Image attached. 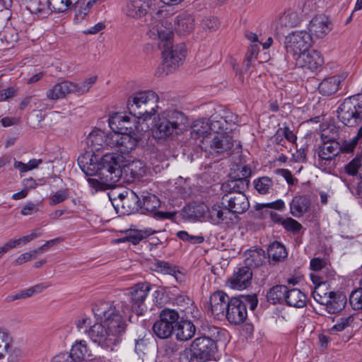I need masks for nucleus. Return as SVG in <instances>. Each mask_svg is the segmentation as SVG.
I'll list each match as a JSON object with an SVG mask.
<instances>
[{
    "mask_svg": "<svg viewBox=\"0 0 362 362\" xmlns=\"http://www.w3.org/2000/svg\"><path fill=\"white\" fill-rule=\"evenodd\" d=\"M308 30L311 36L323 38L332 30L331 22L325 15L315 16L310 21Z\"/></svg>",
    "mask_w": 362,
    "mask_h": 362,
    "instance_id": "23",
    "label": "nucleus"
},
{
    "mask_svg": "<svg viewBox=\"0 0 362 362\" xmlns=\"http://www.w3.org/2000/svg\"><path fill=\"white\" fill-rule=\"evenodd\" d=\"M217 351L216 342L211 337H197L190 346L191 359L196 362H205L211 360Z\"/></svg>",
    "mask_w": 362,
    "mask_h": 362,
    "instance_id": "8",
    "label": "nucleus"
},
{
    "mask_svg": "<svg viewBox=\"0 0 362 362\" xmlns=\"http://www.w3.org/2000/svg\"><path fill=\"white\" fill-rule=\"evenodd\" d=\"M209 301L211 314L219 318L225 315L230 298L223 291H218L211 295Z\"/></svg>",
    "mask_w": 362,
    "mask_h": 362,
    "instance_id": "24",
    "label": "nucleus"
},
{
    "mask_svg": "<svg viewBox=\"0 0 362 362\" xmlns=\"http://www.w3.org/2000/svg\"><path fill=\"white\" fill-rule=\"evenodd\" d=\"M284 43L286 52L296 58L310 49L312 36L305 30L293 31L286 37Z\"/></svg>",
    "mask_w": 362,
    "mask_h": 362,
    "instance_id": "9",
    "label": "nucleus"
},
{
    "mask_svg": "<svg viewBox=\"0 0 362 362\" xmlns=\"http://www.w3.org/2000/svg\"><path fill=\"white\" fill-rule=\"evenodd\" d=\"M286 291L287 286L284 285H276L271 288L267 292V300L272 304H276L283 299H285Z\"/></svg>",
    "mask_w": 362,
    "mask_h": 362,
    "instance_id": "45",
    "label": "nucleus"
},
{
    "mask_svg": "<svg viewBox=\"0 0 362 362\" xmlns=\"http://www.w3.org/2000/svg\"><path fill=\"white\" fill-rule=\"evenodd\" d=\"M71 353L74 361H81L92 359L91 351L85 340L76 341L71 347Z\"/></svg>",
    "mask_w": 362,
    "mask_h": 362,
    "instance_id": "30",
    "label": "nucleus"
},
{
    "mask_svg": "<svg viewBox=\"0 0 362 362\" xmlns=\"http://www.w3.org/2000/svg\"><path fill=\"white\" fill-rule=\"evenodd\" d=\"M199 216L207 219L214 225H229L233 223V214L227 209L219 204H214L210 208L204 205L197 206Z\"/></svg>",
    "mask_w": 362,
    "mask_h": 362,
    "instance_id": "10",
    "label": "nucleus"
},
{
    "mask_svg": "<svg viewBox=\"0 0 362 362\" xmlns=\"http://www.w3.org/2000/svg\"><path fill=\"white\" fill-rule=\"evenodd\" d=\"M218 130L216 129V132L202 139L200 146L210 153L228 156L233 146V137L226 132H218Z\"/></svg>",
    "mask_w": 362,
    "mask_h": 362,
    "instance_id": "7",
    "label": "nucleus"
},
{
    "mask_svg": "<svg viewBox=\"0 0 362 362\" xmlns=\"http://www.w3.org/2000/svg\"><path fill=\"white\" fill-rule=\"evenodd\" d=\"M134 115L129 116L115 113L109 119V126L112 132L118 134L134 133L139 131V119Z\"/></svg>",
    "mask_w": 362,
    "mask_h": 362,
    "instance_id": "11",
    "label": "nucleus"
},
{
    "mask_svg": "<svg viewBox=\"0 0 362 362\" xmlns=\"http://www.w3.org/2000/svg\"><path fill=\"white\" fill-rule=\"evenodd\" d=\"M281 226L285 230L293 233H298L303 228L302 225L299 222L291 217L285 218Z\"/></svg>",
    "mask_w": 362,
    "mask_h": 362,
    "instance_id": "57",
    "label": "nucleus"
},
{
    "mask_svg": "<svg viewBox=\"0 0 362 362\" xmlns=\"http://www.w3.org/2000/svg\"><path fill=\"white\" fill-rule=\"evenodd\" d=\"M257 303L258 299L255 294L231 298L224 316L230 324L241 325L247 317V306L249 305L250 310H253Z\"/></svg>",
    "mask_w": 362,
    "mask_h": 362,
    "instance_id": "5",
    "label": "nucleus"
},
{
    "mask_svg": "<svg viewBox=\"0 0 362 362\" xmlns=\"http://www.w3.org/2000/svg\"><path fill=\"white\" fill-rule=\"evenodd\" d=\"M349 303L354 310H359L362 309V287L351 293Z\"/></svg>",
    "mask_w": 362,
    "mask_h": 362,
    "instance_id": "56",
    "label": "nucleus"
},
{
    "mask_svg": "<svg viewBox=\"0 0 362 362\" xmlns=\"http://www.w3.org/2000/svg\"><path fill=\"white\" fill-rule=\"evenodd\" d=\"M287 252L284 245L274 241L269 245L268 255L274 262H280L287 257Z\"/></svg>",
    "mask_w": 362,
    "mask_h": 362,
    "instance_id": "43",
    "label": "nucleus"
},
{
    "mask_svg": "<svg viewBox=\"0 0 362 362\" xmlns=\"http://www.w3.org/2000/svg\"><path fill=\"white\" fill-rule=\"evenodd\" d=\"M337 112L341 122L347 127H355L362 121V100L356 95L346 98Z\"/></svg>",
    "mask_w": 362,
    "mask_h": 362,
    "instance_id": "6",
    "label": "nucleus"
},
{
    "mask_svg": "<svg viewBox=\"0 0 362 362\" xmlns=\"http://www.w3.org/2000/svg\"><path fill=\"white\" fill-rule=\"evenodd\" d=\"M358 139L355 137L351 141H344L341 144V152L343 153H351L354 151L358 143Z\"/></svg>",
    "mask_w": 362,
    "mask_h": 362,
    "instance_id": "64",
    "label": "nucleus"
},
{
    "mask_svg": "<svg viewBox=\"0 0 362 362\" xmlns=\"http://www.w3.org/2000/svg\"><path fill=\"white\" fill-rule=\"evenodd\" d=\"M310 268L315 272H318L325 268L327 265V262L325 259L316 257L310 260Z\"/></svg>",
    "mask_w": 362,
    "mask_h": 362,
    "instance_id": "63",
    "label": "nucleus"
},
{
    "mask_svg": "<svg viewBox=\"0 0 362 362\" xmlns=\"http://www.w3.org/2000/svg\"><path fill=\"white\" fill-rule=\"evenodd\" d=\"M285 301L288 305L294 308H303L306 305L307 297L305 294L298 288H287Z\"/></svg>",
    "mask_w": 362,
    "mask_h": 362,
    "instance_id": "29",
    "label": "nucleus"
},
{
    "mask_svg": "<svg viewBox=\"0 0 362 362\" xmlns=\"http://www.w3.org/2000/svg\"><path fill=\"white\" fill-rule=\"evenodd\" d=\"M252 278V269L249 267H240L228 280L227 284L233 289L243 290L251 284Z\"/></svg>",
    "mask_w": 362,
    "mask_h": 362,
    "instance_id": "21",
    "label": "nucleus"
},
{
    "mask_svg": "<svg viewBox=\"0 0 362 362\" xmlns=\"http://www.w3.org/2000/svg\"><path fill=\"white\" fill-rule=\"evenodd\" d=\"M122 158L117 153H106L99 158L93 151H87L78 158V164L89 177L88 182L94 192L104 191L117 185L120 180L119 163Z\"/></svg>",
    "mask_w": 362,
    "mask_h": 362,
    "instance_id": "2",
    "label": "nucleus"
},
{
    "mask_svg": "<svg viewBox=\"0 0 362 362\" xmlns=\"http://www.w3.org/2000/svg\"><path fill=\"white\" fill-rule=\"evenodd\" d=\"M345 172L351 176L359 175L362 178V162L360 158H355L344 166Z\"/></svg>",
    "mask_w": 362,
    "mask_h": 362,
    "instance_id": "50",
    "label": "nucleus"
},
{
    "mask_svg": "<svg viewBox=\"0 0 362 362\" xmlns=\"http://www.w3.org/2000/svg\"><path fill=\"white\" fill-rule=\"evenodd\" d=\"M40 203L28 202L21 209V214L23 216H30L40 211Z\"/></svg>",
    "mask_w": 362,
    "mask_h": 362,
    "instance_id": "60",
    "label": "nucleus"
},
{
    "mask_svg": "<svg viewBox=\"0 0 362 362\" xmlns=\"http://www.w3.org/2000/svg\"><path fill=\"white\" fill-rule=\"evenodd\" d=\"M189 124L187 116L176 110H166L155 119L154 135L158 139H166L182 134Z\"/></svg>",
    "mask_w": 362,
    "mask_h": 362,
    "instance_id": "3",
    "label": "nucleus"
},
{
    "mask_svg": "<svg viewBox=\"0 0 362 362\" xmlns=\"http://www.w3.org/2000/svg\"><path fill=\"white\" fill-rule=\"evenodd\" d=\"M265 259L262 250H247L244 254L245 267H257L260 266Z\"/></svg>",
    "mask_w": 362,
    "mask_h": 362,
    "instance_id": "37",
    "label": "nucleus"
},
{
    "mask_svg": "<svg viewBox=\"0 0 362 362\" xmlns=\"http://www.w3.org/2000/svg\"><path fill=\"white\" fill-rule=\"evenodd\" d=\"M159 98L152 90L137 92L127 100V108L132 115L146 121L156 114Z\"/></svg>",
    "mask_w": 362,
    "mask_h": 362,
    "instance_id": "4",
    "label": "nucleus"
},
{
    "mask_svg": "<svg viewBox=\"0 0 362 362\" xmlns=\"http://www.w3.org/2000/svg\"><path fill=\"white\" fill-rule=\"evenodd\" d=\"M152 330L153 334L159 339H165L169 338L174 332V327H170L160 318L154 322Z\"/></svg>",
    "mask_w": 362,
    "mask_h": 362,
    "instance_id": "42",
    "label": "nucleus"
},
{
    "mask_svg": "<svg viewBox=\"0 0 362 362\" xmlns=\"http://www.w3.org/2000/svg\"><path fill=\"white\" fill-rule=\"evenodd\" d=\"M157 231L151 228H145L144 229H130L127 236V240L134 245L138 244L144 238L156 233Z\"/></svg>",
    "mask_w": 362,
    "mask_h": 362,
    "instance_id": "44",
    "label": "nucleus"
},
{
    "mask_svg": "<svg viewBox=\"0 0 362 362\" xmlns=\"http://www.w3.org/2000/svg\"><path fill=\"white\" fill-rule=\"evenodd\" d=\"M309 207L310 201L306 197H296L290 204V212L293 216L299 218L308 210Z\"/></svg>",
    "mask_w": 362,
    "mask_h": 362,
    "instance_id": "33",
    "label": "nucleus"
},
{
    "mask_svg": "<svg viewBox=\"0 0 362 362\" xmlns=\"http://www.w3.org/2000/svg\"><path fill=\"white\" fill-rule=\"evenodd\" d=\"M279 134H282L283 136L292 144H296L297 136L292 130L288 127L279 129Z\"/></svg>",
    "mask_w": 362,
    "mask_h": 362,
    "instance_id": "62",
    "label": "nucleus"
},
{
    "mask_svg": "<svg viewBox=\"0 0 362 362\" xmlns=\"http://www.w3.org/2000/svg\"><path fill=\"white\" fill-rule=\"evenodd\" d=\"M151 289V284L147 282L138 283L129 288L132 309L137 315H141L146 310L144 302Z\"/></svg>",
    "mask_w": 362,
    "mask_h": 362,
    "instance_id": "15",
    "label": "nucleus"
},
{
    "mask_svg": "<svg viewBox=\"0 0 362 362\" xmlns=\"http://www.w3.org/2000/svg\"><path fill=\"white\" fill-rule=\"evenodd\" d=\"M346 304V298L344 295L330 291L327 303H323L322 305L326 306V310L329 313L334 314L341 310Z\"/></svg>",
    "mask_w": 362,
    "mask_h": 362,
    "instance_id": "31",
    "label": "nucleus"
},
{
    "mask_svg": "<svg viewBox=\"0 0 362 362\" xmlns=\"http://www.w3.org/2000/svg\"><path fill=\"white\" fill-rule=\"evenodd\" d=\"M97 76H93L86 78L82 83H74V88L73 93L77 95H83L87 93L91 86L95 83Z\"/></svg>",
    "mask_w": 362,
    "mask_h": 362,
    "instance_id": "52",
    "label": "nucleus"
},
{
    "mask_svg": "<svg viewBox=\"0 0 362 362\" xmlns=\"http://www.w3.org/2000/svg\"><path fill=\"white\" fill-rule=\"evenodd\" d=\"M69 197V190L68 188L60 189L56 192L49 198V204L51 206L57 205L59 203L63 202Z\"/></svg>",
    "mask_w": 362,
    "mask_h": 362,
    "instance_id": "58",
    "label": "nucleus"
},
{
    "mask_svg": "<svg viewBox=\"0 0 362 362\" xmlns=\"http://www.w3.org/2000/svg\"><path fill=\"white\" fill-rule=\"evenodd\" d=\"M216 117L212 116L210 119H201L195 121L192 126L191 136L194 139L209 136L216 132V129H222L223 123L221 121L216 120Z\"/></svg>",
    "mask_w": 362,
    "mask_h": 362,
    "instance_id": "13",
    "label": "nucleus"
},
{
    "mask_svg": "<svg viewBox=\"0 0 362 362\" xmlns=\"http://www.w3.org/2000/svg\"><path fill=\"white\" fill-rule=\"evenodd\" d=\"M285 208V204L283 200L278 199L275 202L265 203V204H257L255 206L257 211L256 216L261 218H266L269 217L268 211H270L267 209H273L276 210H282Z\"/></svg>",
    "mask_w": 362,
    "mask_h": 362,
    "instance_id": "40",
    "label": "nucleus"
},
{
    "mask_svg": "<svg viewBox=\"0 0 362 362\" xmlns=\"http://www.w3.org/2000/svg\"><path fill=\"white\" fill-rule=\"evenodd\" d=\"M340 83L341 81L337 76L327 78L320 83L319 91L323 95H331L338 90Z\"/></svg>",
    "mask_w": 362,
    "mask_h": 362,
    "instance_id": "36",
    "label": "nucleus"
},
{
    "mask_svg": "<svg viewBox=\"0 0 362 362\" xmlns=\"http://www.w3.org/2000/svg\"><path fill=\"white\" fill-rule=\"evenodd\" d=\"M11 346V338L8 333L0 329V359L8 353Z\"/></svg>",
    "mask_w": 362,
    "mask_h": 362,
    "instance_id": "51",
    "label": "nucleus"
},
{
    "mask_svg": "<svg viewBox=\"0 0 362 362\" xmlns=\"http://www.w3.org/2000/svg\"><path fill=\"white\" fill-rule=\"evenodd\" d=\"M79 0H47L51 11L61 13L76 7Z\"/></svg>",
    "mask_w": 362,
    "mask_h": 362,
    "instance_id": "38",
    "label": "nucleus"
},
{
    "mask_svg": "<svg viewBox=\"0 0 362 362\" xmlns=\"http://www.w3.org/2000/svg\"><path fill=\"white\" fill-rule=\"evenodd\" d=\"M175 29L180 34L190 33L194 28V18L189 14H180L175 19Z\"/></svg>",
    "mask_w": 362,
    "mask_h": 362,
    "instance_id": "28",
    "label": "nucleus"
},
{
    "mask_svg": "<svg viewBox=\"0 0 362 362\" xmlns=\"http://www.w3.org/2000/svg\"><path fill=\"white\" fill-rule=\"evenodd\" d=\"M162 54L164 65L169 68V71L176 69L184 61L186 54V49L184 45H177L167 47H163Z\"/></svg>",
    "mask_w": 362,
    "mask_h": 362,
    "instance_id": "17",
    "label": "nucleus"
},
{
    "mask_svg": "<svg viewBox=\"0 0 362 362\" xmlns=\"http://www.w3.org/2000/svg\"><path fill=\"white\" fill-rule=\"evenodd\" d=\"M327 285H319L315 286V289L313 292V298L319 303H327V299L329 298V292L326 291Z\"/></svg>",
    "mask_w": 362,
    "mask_h": 362,
    "instance_id": "53",
    "label": "nucleus"
},
{
    "mask_svg": "<svg viewBox=\"0 0 362 362\" xmlns=\"http://www.w3.org/2000/svg\"><path fill=\"white\" fill-rule=\"evenodd\" d=\"M159 318L168 323L170 327H174V329H175V325H177L180 315L177 311L173 309L165 308L160 312Z\"/></svg>",
    "mask_w": 362,
    "mask_h": 362,
    "instance_id": "49",
    "label": "nucleus"
},
{
    "mask_svg": "<svg viewBox=\"0 0 362 362\" xmlns=\"http://www.w3.org/2000/svg\"><path fill=\"white\" fill-rule=\"evenodd\" d=\"M341 152V144L335 140L324 141L317 148V163L321 168L330 166L332 161Z\"/></svg>",
    "mask_w": 362,
    "mask_h": 362,
    "instance_id": "14",
    "label": "nucleus"
},
{
    "mask_svg": "<svg viewBox=\"0 0 362 362\" xmlns=\"http://www.w3.org/2000/svg\"><path fill=\"white\" fill-rule=\"evenodd\" d=\"M354 322V317L352 315L346 317L340 318L337 322L331 328L332 332H341L346 327H350Z\"/></svg>",
    "mask_w": 362,
    "mask_h": 362,
    "instance_id": "59",
    "label": "nucleus"
},
{
    "mask_svg": "<svg viewBox=\"0 0 362 362\" xmlns=\"http://www.w3.org/2000/svg\"><path fill=\"white\" fill-rule=\"evenodd\" d=\"M74 88V83L64 81L57 83L46 92V97L50 100L56 101L64 98L67 95L72 94Z\"/></svg>",
    "mask_w": 362,
    "mask_h": 362,
    "instance_id": "26",
    "label": "nucleus"
},
{
    "mask_svg": "<svg viewBox=\"0 0 362 362\" xmlns=\"http://www.w3.org/2000/svg\"><path fill=\"white\" fill-rule=\"evenodd\" d=\"M92 310L100 322L90 327L88 331L89 337L102 348L112 351L125 332L126 317L111 301L98 300L93 305Z\"/></svg>",
    "mask_w": 362,
    "mask_h": 362,
    "instance_id": "1",
    "label": "nucleus"
},
{
    "mask_svg": "<svg viewBox=\"0 0 362 362\" xmlns=\"http://www.w3.org/2000/svg\"><path fill=\"white\" fill-rule=\"evenodd\" d=\"M174 332L177 340L185 341L194 337L196 327L190 320H181L175 325Z\"/></svg>",
    "mask_w": 362,
    "mask_h": 362,
    "instance_id": "27",
    "label": "nucleus"
},
{
    "mask_svg": "<svg viewBox=\"0 0 362 362\" xmlns=\"http://www.w3.org/2000/svg\"><path fill=\"white\" fill-rule=\"evenodd\" d=\"M181 300L186 301L187 307L182 310L185 313L186 320H188V318H192L194 320H198L200 317V312L194 305L192 300L188 297H178L177 301L180 302Z\"/></svg>",
    "mask_w": 362,
    "mask_h": 362,
    "instance_id": "48",
    "label": "nucleus"
},
{
    "mask_svg": "<svg viewBox=\"0 0 362 362\" xmlns=\"http://www.w3.org/2000/svg\"><path fill=\"white\" fill-rule=\"evenodd\" d=\"M254 186L260 194H267L273 190L274 182L270 177L264 176L255 180Z\"/></svg>",
    "mask_w": 362,
    "mask_h": 362,
    "instance_id": "46",
    "label": "nucleus"
},
{
    "mask_svg": "<svg viewBox=\"0 0 362 362\" xmlns=\"http://www.w3.org/2000/svg\"><path fill=\"white\" fill-rule=\"evenodd\" d=\"M151 4V0H126L123 7L124 14L134 19L145 16Z\"/></svg>",
    "mask_w": 362,
    "mask_h": 362,
    "instance_id": "22",
    "label": "nucleus"
},
{
    "mask_svg": "<svg viewBox=\"0 0 362 362\" xmlns=\"http://www.w3.org/2000/svg\"><path fill=\"white\" fill-rule=\"evenodd\" d=\"M26 8L39 18H46L51 13V8L46 1L33 0L26 5Z\"/></svg>",
    "mask_w": 362,
    "mask_h": 362,
    "instance_id": "34",
    "label": "nucleus"
},
{
    "mask_svg": "<svg viewBox=\"0 0 362 362\" xmlns=\"http://www.w3.org/2000/svg\"><path fill=\"white\" fill-rule=\"evenodd\" d=\"M155 270L163 274H168L173 276L176 280H178L182 274L180 272L177 270L176 267L171 265L168 262L164 261L157 260L154 263Z\"/></svg>",
    "mask_w": 362,
    "mask_h": 362,
    "instance_id": "47",
    "label": "nucleus"
},
{
    "mask_svg": "<svg viewBox=\"0 0 362 362\" xmlns=\"http://www.w3.org/2000/svg\"><path fill=\"white\" fill-rule=\"evenodd\" d=\"M250 180L244 177H237L235 180H228L222 185L221 189L224 193L230 194L232 193H243L244 190L249 186Z\"/></svg>",
    "mask_w": 362,
    "mask_h": 362,
    "instance_id": "32",
    "label": "nucleus"
},
{
    "mask_svg": "<svg viewBox=\"0 0 362 362\" xmlns=\"http://www.w3.org/2000/svg\"><path fill=\"white\" fill-rule=\"evenodd\" d=\"M339 137V129L334 124H329L321 132L322 141L335 140Z\"/></svg>",
    "mask_w": 362,
    "mask_h": 362,
    "instance_id": "55",
    "label": "nucleus"
},
{
    "mask_svg": "<svg viewBox=\"0 0 362 362\" xmlns=\"http://www.w3.org/2000/svg\"><path fill=\"white\" fill-rule=\"evenodd\" d=\"M296 64L298 66L311 71L318 70L324 63L323 57L320 52L315 49H308L302 54L297 56Z\"/></svg>",
    "mask_w": 362,
    "mask_h": 362,
    "instance_id": "18",
    "label": "nucleus"
},
{
    "mask_svg": "<svg viewBox=\"0 0 362 362\" xmlns=\"http://www.w3.org/2000/svg\"><path fill=\"white\" fill-rule=\"evenodd\" d=\"M118 197L122 202V206L124 209L127 208V213H134L139 209L140 198L136 192L132 191L127 196L119 194Z\"/></svg>",
    "mask_w": 362,
    "mask_h": 362,
    "instance_id": "35",
    "label": "nucleus"
},
{
    "mask_svg": "<svg viewBox=\"0 0 362 362\" xmlns=\"http://www.w3.org/2000/svg\"><path fill=\"white\" fill-rule=\"evenodd\" d=\"M149 37L158 40L160 49L168 47L173 43V31L170 22L167 20L156 21L148 32Z\"/></svg>",
    "mask_w": 362,
    "mask_h": 362,
    "instance_id": "12",
    "label": "nucleus"
},
{
    "mask_svg": "<svg viewBox=\"0 0 362 362\" xmlns=\"http://www.w3.org/2000/svg\"><path fill=\"white\" fill-rule=\"evenodd\" d=\"M141 197L142 202L140 199L139 209L151 212L159 207L160 202L155 194L148 192H143Z\"/></svg>",
    "mask_w": 362,
    "mask_h": 362,
    "instance_id": "41",
    "label": "nucleus"
},
{
    "mask_svg": "<svg viewBox=\"0 0 362 362\" xmlns=\"http://www.w3.org/2000/svg\"><path fill=\"white\" fill-rule=\"evenodd\" d=\"M119 156L122 158V160L119 163V170L122 173L120 178L122 175H124L128 180L133 181L146 175L148 168L144 162L136 160L129 163H125L124 158L122 155Z\"/></svg>",
    "mask_w": 362,
    "mask_h": 362,
    "instance_id": "19",
    "label": "nucleus"
},
{
    "mask_svg": "<svg viewBox=\"0 0 362 362\" xmlns=\"http://www.w3.org/2000/svg\"><path fill=\"white\" fill-rule=\"evenodd\" d=\"M223 200L227 202V209L233 214V218L235 217V214H243L250 207L248 199L244 193H225Z\"/></svg>",
    "mask_w": 362,
    "mask_h": 362,
    "instance_id": "20",
    "label": "nucleus"
},
{
    "mask_svg": "<svg viewBox=\"0 0 362 362\" xmlns=\"http://www.w3.org/2000/svg\"><path fill=\"white\" fill-rule=\"evenodd\" d=\"M109 139L110 147L115 148L121 153H129L136 148L138 143L134 133L111 132V137Z\"/></svg>",
    "mask_w": 362,
    "mask_h": 362,
    "instance_id": "16",
    "label": "nucleus"
},
{
    "mask_svg": "<svg viewBox=\"0 0 362 362\" xmlns=\"http://www.w3.org/2000/svg\"><path fill=\"white\" fill-rule=\"evenodd\" d=\"M177 236L184 242L194 245L200 244L204 242V238L202 235H193L189 234L187 231L180 230L177 233Z\"/></svg>",
    "mask_w": 362,
    "mask_h": 362,
    "instance_id": "54",
    "label": "nucleus"
},
{
    "mask_svg": "<svg viewBox=\"0 0 362 362\" xmlns=\"http://www.w3.org/2000/svg\"><path fill=\"white\" fill-rule=\"evenodd\" d=\"M37 254H38V250H35L21 254L15 260V263L17 265H21L25 262L32 260L33 259H35L37 257Z\"/></svg>",
    "mask_w": 362,
    "mask_h": 362,
    "instance_id": "61",
    "label": "nucleus"
},
{
    "mask_svg": "<svg viewBox=\"0 0 362 362\" xmlns=\"http://www.w3.org/2000/svg\"><path fill=\"white\" fill-rule=\"evenodd\" d=\"M110 137L111 132L107 133L100 129H95L87 136L86 144L90 148V151H98L105 146H110Z\"/></svg>",
    "mask_w": 362,
    "mask_h": 362,
    "instance_id": "25",
    "label": "nucleus"
},
{
    "mask_svg": "<svg viewBox=\"0 0 362 362\" xmlns=\"http://www.w3.org/2000/svg\"><path fill=\"white\" fill-rule=\"evenodd\" d=\"M300 23V18L297 12L293 10L286 11L281 16L277 21L276 29L279 28H292Z\"/></svg>",
    "mask_w": 362,
    "mask_h": 362,
    "instance_id": "39",
    "label": "nucleus"
}]
</instances>
